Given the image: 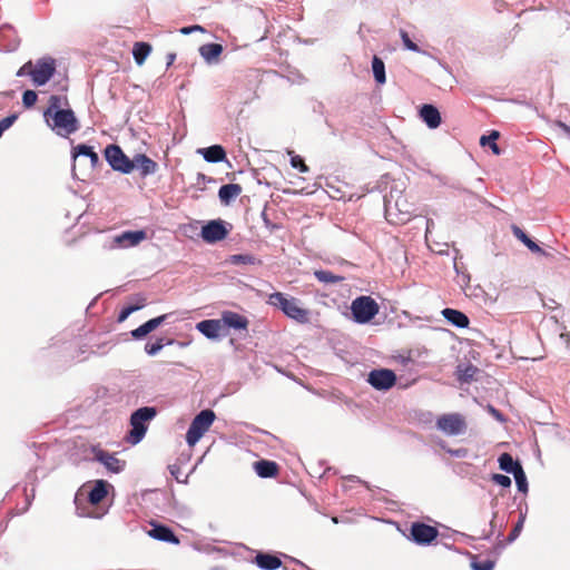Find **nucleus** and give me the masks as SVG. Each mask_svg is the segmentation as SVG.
Listing matches in <instances>:
<instances>
[{"label": "nucleus", "mask_w": 570, "mask_h": 570, "mask_svg": "<svg viewBox=\"0 0 570 570\" xmlns=\"http://www.w3.org/2000/svg\"><path fill=\"white\" fill-rule=\"evenodd\" d=\"M110 491L114 492L115 488L106 480L99 479L86 482L79 488L73 498L76 513L79 517L102 519L112 504V500L109 504H105Z\"/></svg>", "instance_id": "f257e3e1"}, {"label": "nucleus", "mask_w": 570, "mask_h": 570, "mask_svg": "<svg viewBox=\"0 0 570 570\" xmlns=\"http://www.w3.org/2000/svg\"><path fill=\"white\" fill-rule=\"evenodd\" d=\"M48 127L57 135L69 138L71 134V109L68 108L67 98L51 96L43 111Z\"/></svg>", "instance_id": "f03ea898"}, {"label": "nucleus", "mask_w": 570, "mask_h": 570, "mask_svg": "<svg viewBox=\"0 0 570 570\" xmlns=\"http://www.w3.org/2000/svg\"><path fill=\"white\" fill-rule=\"evenodd\" d=\"M267 304L281 309L287 317L297 323L305 324L309 322V309L305 308L296 297H287L284 293L275 292L268 296Z\"/></svg>", "instance_id": "7ed1b4c3"}, {"label": "nucleus", "mask_w": 570, "mask_h": 570, "mask_svg": "<svg viewBox=\"0 0 570 570\" xmlns=\"http://www.w3.org/2000/svg\"><path fill=\"white\" fill-rule=\"evenodd\" d=\"M157 411L151 406H144L136 410L130 415L131 429L126 436V441L132 445L139 443L148 429V423L156 416Z\"/></svg>", "instance_id": "20e7f679"}, {"label": "nucleus", "mask_w": 570, "mask_h": 570, "mask_svg": "<svg viewBox=\"0 0 570 570\" xmlns=\"http://www.w3.org/2000/svg\"><path fill=\"white\" fill-rule=\"evenodd\" d=\"M55 72V62L52 59H43L32 63L28 61L18 71L17 76H31L32 81L36 86H42L52 77Z\"/></svg>", "instance_id": "39448f33"}, {"label": "nucleus", "mask_w": 570, "mask_h": 570, "mask_svg": "<svg viewBox=\"0 0 570 570\" xmlns=\"http://www.w3.org/2000/svg\"><path fill=\"white\" fill-rule=\"evenodd\" d=\"M216 419L213 410L200 411L191 421L186 433V441L189 445L196 444L200 438L210 429Z\"/></svg>", "instance_id": "423d86ee"}, {"label": "nucleus", "mask_w": 570, "mask_h": 570, "mask_svg": "<svg viewBox=\"0 0 570 570\" xmlns=\"http://www.w3.org/2000/svg\"><path fill=\"white\" fill-rule=\"evenodd\" d=\"M351 311L355 322L365 324L375 317L380 306L371 296H360L352 302Z\"/></svg>", "instance_id": "0eeeda50"}, {"label": "nucleus", "mask_w": 570, "mask_h": 570, "mask_svg": "<svg viewBox=\"0 0 570 570\" xmlns=\"http://www.w3.org/2000/svg\"><path fill=\"white\" fill-rule=\"evenodd\" d=\"M104 154L107 163L114 170L129 174L135 169L134 158L130 159L118 145H108Z\"/></svg>", "instance_id": "6e6552de"}, {"label": "nucleus", "mask_w": 570, "mask_h": 570, "mask_svg": "<svg viewBox=\"0 0 570 570\" xmlns=\"http://www.w3.org/2000/svg\"><path fill=\"white\" fill-rule=\"evenodd\" d=\"M436 428L446 435L463 434L466 430V422L460 413L442 414L436 419Z\"/></svg>", "instance_id": "1a4fd4ad"}, {"label": "nucleus", "mask_w": 570, "mask_h": 570, "mask_svg": "<svg viewBox=\"0 0 570 570\" xmlns=\"http://www.w3.org/2000/svg\"><path fill=\"white\" fill-rule=\"evenodd\" d=\"M439 535V530L430 524L416 521L411 524L410 539L419 546L431 544Z\"/></svg>", "instance_id": "9d476101"}, {"label": "nucleus", "mask_w": 570, "mask_h": 570, "mask_svg": "<svg viewBox=\"0 0 570 570\" xmlns=\"http://www.w3.org/2000/svg\"><path fill=\"white\" fill-rule=\"evenodd\" d=\"M229 234V229L226 227L225 222L210 220L206 225L203 226L200 236L202 238L209 244H214L225 239Z\"/></svg>", "instance_id": "9b49d317"}, {"label": "nucleus", "mask_w": 570, "mask_h": 570, "mask_svg": "<svg viewBox=\"0 0 570 570\" xmlns=\"http://www.w3.org/2000/svg\"><path fill=\"white\" fill-rule=\"evenodd\" d=\"M367 382L376 390L385 391L391 389L396 382V375L392 370H373L368 374Z\"/></svg>", "instance_id": "f8f14e48"}, {"label": "nucleus", "mask_w": 570, "mask_h": 570, "mask_svg": "<svg viewBox=\"0 0 570 570\" xmlns=\"http://www.w3.org/2000/svg\"><path fill=\"white\" fill-rule=\"evenodd\" d=\"M79 157H87L89 159L90 170H94L99 164L98 154L94 151L92 147L85 144L73 147V163H76ZM73 170H76V164H73ZM76 177L78 178V175L73 171V178Z\"/></svg>", "instance_id": "ddd939ff"}, {"label": "nucleus", "mask_w": 570, "mask_h": 570, "mask_svg": "<svg viewBox=\"0 0 570 570\" xmlns=\"http://www.w3.org/2000/svg\"><path fill=\"white\" fill-rule=\"evenodd\" d=\"M145 238L146 233L144 230L124 232L114 238V243L118 247L126 248L138 245Z\"/></svg>", "instance_id": "4468645a"}, {"label": "nucleus", "mask_w": 570, "mask_h": 570, "mask_svg": "<svg viewBox=\"0 0 570 570\" xmlns=\"http://www.w3.org/2000/svg\"><path fill=\"white\" fill-rule=\"evenodd\" d=\"M149 535L156 540L178 544L179 539L174 533V531L164 524H153L151 530L149 531Z\"/></svg>", "instance_id": "2eb2a0df"}, {"label": "nucleus", "mask_w": 570, "mask_h": 570, "mask_svg": "<svg viewBox=\"0 0 570 570\" xmlns=\"http://www.w3.org/2000/svg\"><path fill=\"white\" fill-rule=\"evenodd\" d=\"M499 468L513 475L518 491L522 493L528 492V480L523 471V465H499Z\"/></svg>", "instance_id": "dca6fc26"}, {"label": "nucleus", "mask_w": 570, "mask_h": 570, "mask_svg": "<svg viewBox=\"0 0 570 570\" xmlns=\"http://www.w3.org/2000/svg\"><path fill=\"white\" fill-rule=\"evenodd\" d=\"M134 161L135 168L137 167L140 170L142 177L153 175L158 169V164L145 154L135 155Z\"/></svg>", "instance_id": "f3484780"}, {"label": "nucleus", "mask_w": 570, "mask_h": 570, "mask_svg": "<svg viewBox=\"0 0 570 570\" xmlns=\"http://www.w3.org/2000/svg\"><path fill=\"white\" fill-rule=\"evenodd\" d=\"M420 116L429 128L435 129L441 125L440 111L433 105H423Z\"/></svg>", "instance_id": "a211bd4d"}, {"label": "nucleus", "mask_w": 570, "mask_h": 570, "mask_svg": "<svg viewBox=\"0 0 570 570\" xmlns=\"http://www.w3.org/2000/svg\"><path fill=\"white\" fill-rule=\"evenodd\" d=\"M255 563L262 570H276L282 567V560L271 553L258 552L255 556Z\"/></svg>", "instance_id": "6ab92c4d"}, {"label": "nucleus", "mask_w": 570, "mask_h": 570, "mask_svg": "<svg viewBox=\"0 0 570 570\" xmlns=\"http://www.w3.org/2000/svg\"><path fill=\"white\" fill-rule=\"evenodd\" d=\"M196 328L208 338H217L222 330V321L205 320L197 323Z\"/></svg>", "instance_id": "aec40b11"}, {"label": "nucleus", "mask_w": 570, "mask_h": 570, "mask_svg": "<svg viewBox=\"0 0 570 570\" xmlns=\"http://www.w3.org/2000/svg\"><path fill=\"white\" fill-rule=\"evenodd\" d=\"M166 320V315H160L158 317L151 318L134 330L131 335L136 340H140L145 337L147 334L156 330L164 321Z\"/></svg>", "instance_id": "412c9836"}, {"label": "nucleus", "mask_w": 570, "mask_h": 570, "mask_svg": "<svg viewBox=\"0 0 570 570\" xmlns=\"http://www.w3.org/2000/svg\"><path fill=\"white\" fill-rule=\"evenodd\" d=\"M243 191L239 184L223 185L218 190V197L225 205H229L232 200L238 197Z\"/></svg>", "instance_id": "4be33fe9"}, {"label": "nucleus", "mask_w": 570, "mask_h": 570, "mask_svg": "<svg viewBox=\"0 0 570 570\" xmlns=\"http://www.w3.org/2000/svg\"><path fill=\"white\" fill-rule=\"evenodd\" d=\"M223 50L219 43H206L199 48V53L206 62L213 63L218 61Z\"/></svg>", "instance_id": "5701e85b"}, {"label": "nucleus", "mask_w": 570, "mask_h": 570, "mask_svg": "<svg viewBox=\"0 0 570 570\" xmlns=\"http://www.w3.org/2000/svg\"><path fill=\"white\" fill-rule=\"evenodd\" d=\"M220 321L236 330H245L248 325L247 318L235 312H224Z\"/></svg>", "instance_id": "b1692460"}, {"label": "nucleus", "mask_w": 570, "mask_h": 570, "mask_svg": "<svg viewBox=\"0 0 570 570\" xmlns=\"http://www.w3.org/2000/svg\"><path fill=\"white\" fill-rule=\"evenodd\" d=\"M170 475L178 483H187L190 474L194 473L197 465H167Z\"/></svg>", "instance_id": "393cba45"}, {"label": "nucleus", "mask_w": 570, "mask_h": 570, "mask_svg": "<svg viewBox=\"0 0 570 570\" xmlns=\"http://www.w3.org/2000/svg\"><path fill=\"white\" fill-rule=\"evenodd\" d=\"M199 153L208 163H220L226 159V151L220 145L199 149Z\"/></svg>", "instance_id": "a878e982"}, {"label": "nucleus", "mask_w": 570, "mask_h": 570, "mask_svg": "<svg viewBox=\"0 0 570 570\" xmlns=\"http://www.w3.org/2000/svg\"><path fill=\"white\" fill-rule=\"evenodd\" d=\"M442 314L449 322L458 327H466L469 325L468 316L460 311L445 308Z\"/></svg>", "instance_id": "bb28decb"}, {"label": "nucleus", "mask_w": 570, "mask_h": 570, "mask_svg": "<svg viewBox=\"0 0 570 570\" xmlns=\"http://www.w3.org/2000/svg\"><path fill=\"white\" fill-rule=\"evenodd\" d=\"M151 52V46L148 42H136L132 48V56L138 66H141Z\"/></svg>", "instance_id": "cd10ccee"}, {"label": "nucleus", "mask_w": 570, "mask_h": 570, "mask_svg": "<svg viewBox=\"0 0 570 570\" xmlns=\"http://www.w3.org/2000/svg\"><path fill=\"white\" fill-rule=\"evenodd\" d=\"M513 235L521 240L531 252H541V248L517 225L512 226Z\"/></svg>", "instance_id": "c85d7f7f"}, {"label": "nucleus", "mask_w": 570, "mask_h": 570, "mask_svg": "<svg viewBox=\"0 0 570 570\" xmlns=\"http://www.w3.org/2000/svg\"><path fill=\"white\" fill-rule=\"evenodd\" d=\"M372 70H373V75H374V78L377 83L382 85L386 81L385 65H384L383 60L381 58H379L377 56L373 57Z\"/></svg>", "instance_id": "c756f323"}, {"label": "nucleus", "mask_w": 570, "mask_h": 570, "mask_svg": "<svg viewBox=\"0 0 570 570\" xmlns=\"http://www.w3.org/2000/svg\"><path fill=\"white\" fill-rule=\"evenodd\" d=\"M314 275L317 278V281L324 284L341 283L345 279L343 276L335 275L332 272L324 269L315 271Z\"/></svg>", "instance_id": "7c9ffc66"}, {"label": "nucleus", "mask_w": 570, "mask_h": 570, "mask_svg": "<svg viewBox=\"0 0 570 570\" xmlns=\"http://www.w3.org/2000/svg\"><path fill=\"white\" fill-rule=\"evenodd\" d=\"M500 134L497 130L491 131L490 135L485 136L483 135L480 138V145L481 146H489L494 155H500L501 150L499 146L497 145V139L499 138Z\"/></svg>", "instance_id": "2f4dec72"}, {"label": "nucleus", "mask_w": 570, "mask_h": 570, "mask_svg": "<svg viewBox=\"0 0 570 570\" xmlns=\"http://www.w3.org/2000/svg\"><path fill=\"white\" fill-rule=\"evenodd\" d=\"M37 473H38V469H35L27 474V485H31V489H30V493L28 492L27 487L24 489L27 505L23 509V511H26L29 508V505L31 504V500L35 498V482L37 480Z\"/></svg>", "instance_id": "473e14b6"}, {"label": "nucleus", "mask_w": 570, "mask_h": 570, "mask_svg": "<svg viewBox=\"0 0 570 570\" xmlns=\"http://www.w3.org/2000/svg\"><path fill=\"white\" fill-rule=\"evenodd\" d=\"M525 518H527V511H524V512L521 511L518 522L514 524L512 531L510 532V534L507 538L508 543H512L520 535V533L523 529V525H524Z\"/></svg>", "instance_id": "72a5a7b5"}, {"label": "nucleus", "mask_w": 570, "mask_h": 570, "mask_svg": "<svg viewBox=\"0 0 570 570\" xmlns=\"http://www.w3.org/2000/svg\"><path fill=\"white\" fill-rule=\"evenodd\" d=\"M256 474L262 479L273 478L278 473V465H253Z\"/></svg>", "instance_id": "f704fd0d"}, {"label": "nucleus", "mask_w": 570, "mask_h": 570, "mask_svg": "<svg viewBox=\"0 0 570 570\" xmlns=\"http://www.w3.org/2000/svg\"><path fill=\"white\" fill-rule=\"evenodd\" d=\"M174 343V340L157 338L155 343H147L145 345V351L149 355H156L165 345H170Z\"/></svg>", "instance_id": "c9c22d12"}, {"label": "nucleus", "mask_w": 570, "mask_h": 570, "mask_svg": "<svg viewBox=\"0 0 570 570\" xmlns=\"http://www.w3.org/2000/svg\"><path fill=\"white\" fill-rule=\"evenodd\" d=\"M478 368L473 365H466L465 367H458V379L462 382H470L474 379Z\"/></svg>", "instance_id": "e433bc0d"}, {"label": "nucleus", "mask_w": 570, "mask_h": 570, "mask_svg": "<svg viewBox=\"0 0 570 570\" xmlns=\"http://www.w3.org/2000/svg\"><path fill=\"white\" fill-rule=\"evenodd\" d=\"M92 459L98 461L99 463H119V460L116 459L114 454H109L108 452H105L100 449H92Z\"/></svg>", "instance_id": "4c0bfd02"}, {"label": "nucleus", "mask_w": 570, "mask_h": 570, "mask_svg": "<svg viewBox=\"0 0 570 570\" xmlns=\"http://www.w3.org/2000/svg\"><path fill=\"white\" fill-rule=\"evenodd\" d=\"M145 302H146V299L141 297V298H139L137 305H129V306L124 307L121 309L119 316H118V322H120V323L124 322L125 320H127V317L131 313H134V312L138 311L139 308L144 307L145 306Z\"/></svg>", "instance_id": "58836bf2"}, {"label": "nucleus", "mask_w": 570, "mask_h": 570, "mask_svg": "<svg viewBox=\"0 0 570 570\" xmlns=\"http://www.w3.org/2000/svg\"><path fill=\"white\" fill-rule=\"evenodd\" d=\"M230 263L234 264V265H240V264H249V265H253L255 264V257L253 255H248V254H237V255H232L230 256Z\"/></svg>", "instance_id": "ea45409f"}, {"label": "nucleus", "mask_w": 570, "mask_h": 570, "mask_svg": "<svg viewBox=\"0 0 570 570\" xmlns=\"http://www.w3.org/2000/svg\"><path fill=\"white\" fill-rule=\"evenodd\" d=\"M289 155H291V165H292V167L298 169L301 173H307L308 171V167H307V165L305 164L304 159L301 156L294 155L293 151H289Z\"/></svg>", "instance_id": "a19ab883"}, {"label": "nucleus", "mask_w": 570, "mask_h": 570, "mask_svg": "<svg viewBox=\"0 0 570 570\" xmlns=\"http://www.w3.org/2000/svg\"><path fill=\"white\" fill-rule=\"evenodd\" d=\"M491 481H493L495 484L502 487V488H510L511 487V478L505 474L500 473H492L490 475Z\"/></svg>", "instance_id": "79ce46f5"}, {"label": "nucleus", "mask_w": 570, "mask_h": 570, "mask_svg": "<svg viewBox=\"0 0 570 570\" xmlns=\"http://www.w3.org/2000/svg\"><path fill=\"white\" fill-rule=\"evenodd\" d=\"M471 567L473 570H493L494 561L489 559L482 561H472Z\"/></svg>", "instance_id": "37998d69"}, {"label": "nucleus", "mask_w": 570, "mask_h": 570, "mask_svg": "<svg viewBox=\"0 0 570 570\" xmlns=\"http://www.w3.org/2000/svg\"><path fill=\"white\" fill-rule=\"evenodd\" d=\"M400 36L402 38V41H403V45L405 46L406 49L411 50V51H415V52H419L420 51V48L417 47L416 43H414L410 37H409V33L404 30H401L400 31Z\"/></svg>", "instance_id": "c03bdc74"}, {"label": "nucleus", "mask_w": 570, "mask_h": 570, "mask_svg": "<svg viewBox=\"0 0 570 570\" xmlns=\"http://www.w3.org/2000/svg\"><path fill=\"white\" fill-rule=\"evenodd\" d=\"M37 94L33 90H26L22 95V102L27 108L32 107L37 101Z\"/></svg>", "instance_id": "a18cd8bd"}, {"label": "nucleus", "mask_w": 570, "mask_h": 570, "mask_svg": "<svg viewBox=\"0 0 570 570\" xmlns=\"http://www.w3.org/2000/svg\"><path fill=\"white\" fill-rule=\"evenodd\" d=\"M490 527H491V530L488 534L483 535V539L484 540H490L494 530L497 528L501 529L502 528V522L501 523H498V512H494L493 515H492V519L490 521Z\"/></svg>", "instance_id": "49530a36"}, {"label": "nucleus", "mask_w": 570, "mask_h": 570, "mask_svg": "<svg viewBox=\"0 0 570 570\" xmlns=\"http://www.w3.org/2000/svg\"><path fill=\"white\" fill-rule=\"evenodd\" d=\"M488 411L499 422H504L505 421L503 414L499 410H497L494 406L488 405Z\"/></svg>", "instance_id": "de8ad7c7"}, {"label": "nucleus", "mask_w": 570, "mask_h": 570, "mask_svg": "<svg viewBox=\"0 0 570 570\" xmlns=\"http://www.w3.org/2000/svg\"><path fill=\"white\" fill-rule=\"evenodd\" d=\"M179 31L183 35H189V33H191L194 31H202L203 32L204 28L202 26H199V24H194V26H189V27H184Z\"/></svg>", "instance_id": "09e8293b"}, {"label": "nucleus", "mask_w": 570, "mask_h": 570, "mask_svg": "<svg viewBox=\"0 0 570 570\" xmlns=\"http://www.w3.org/2000/svg\"><path fill=\"white\" fill-rule=\"evenodd\" d=\"M498 463H520V462H519V460L514 461L510 453H502L498 458Z\"/></svg>", "instance_id": "8fccbe9b"}, {"label": "nucleus", "mask_w": 570, "mask_h": 570, "mask_svg": "<svg viewBox=\"0 0 570 570\" xmlns=\"http://www.w3.org/2000/svg\"><path fill=\"white\" fill-rule=\"evenodd\" d=\"M453 455H455L456 458H464L468 453V450L466 449H458V450H454V451H450Z\"/></svg>", "instance_id": "3c124183"}, {"label": "nucleus", "mask_w": 570, "mask_h": 570, "mask_svg": "<svg viewBox=\"0 0 570 570\" xmlns=\"http://www.w3.org/2000/svg\"><path fill=\"white\" fill-rule=\"evenodd\" d=\"M454 473L460 475L461 478H465L468 473L463 470V465H455Z\"/></svg>", "instance_id": "603ef678"}, {"label": "nucleus", "mask_w": 570, "mask_h": 570, "mask_svg": "<svg viewBox=\"0 0 570 570\" xmlns=\"http://www.w3.org/2000/svg\"><path fill=\"white\" fill-rule=\"evenodd\" d=\"M109 472L111 473H120L122 471V465H106Z\"/></svg>", "instance_id": "864d4df0"}, {"label": "nucleus", "mask_w": 570, "mask_h": 570, "mask_svg": "<svg viewBox=\"0 0 570 570\" xmlns=\"http://www.w3.org/2000/svg\"><path fill=\"white\" fill-rule=\"evenodd\" d=\"M400 357H401L403 364H406L407 362H413V360L411 357V352L410 351L407 352L406 356L400 355Z\"/></svg>", "instance_id": "5fc2aeb1"}, {"label": "nucleus", "mask_w": 570, "mask_h": 570, "mask_svg": "<svg viewBox=\"0 0 570 570\" xmlns=\"http://www.w3.org/2000/svg\"><path fill=\"white\" fill-rule=\"evenodd\" d=\"M557 124H558V126H559L560 128H562V130H563L566 134L570 135V127H569L568 125H566L564 122H561V121H558Z\"/></svg>", "instance_id": "6e6d98bb"}, {"label": "nucleus", "mask_w": 570, "mask_h": 570, "mask_svg": "<svg viewBox=\"0 0 570 570\" xmlns=\"http://www.w3.org/2000/svg\"><path fill=\"white\" fill-rule=\"evenodd\" d=\"M385 207H386V214H387V215H392V214H391L392 206H391V202H390V200H387V202H386Z\"/></svg>", "instance_id": "4d7b16f0"}, {"label": "nucleus", "mask_w": 570, "mask_h": 570, "mask_svg": "<svg viewBox=\"0 0 570 570\" xmlns=\"http://www.w3.org/2000/svg\"><path fill=\"white\" fill-rule=\"evenodd\" d=\"M311 466L313 468L312 472L318 473V472H320L318 470H320L323 465H316V464H313V465H311Z\"/></svg>", "instance_id": "13d9d810"}, {"label": "nucleus", "mask_w": 570, "mask_h": 570, "mask_svg": "<svg viewBox=\"0 0 570 570\" xmlns=\"http://www.w3.org/2000/svg\"><path fill=\"white\" fill-rule=\"evenodd\" d=\"M256 463L266 464V463H274V462L273 461H267V460H261V461H257Z\"/></svg>", "instance_id": "bf43d9fd"}, {"label": "nucleus", "mask_w": 570, "mask_h": 570, "mask_svg": "<svg viewBox=\"0 0 570 570\" xmlns=\"http://www.w3.org/2000/svg\"><path fill=\"white\" fill-rule=\"evenodd\" d=\"M76 124H77V120H76V118L73 117V127H72V130H73V131H76V130L78 129V127H77V125H76Z\"/></svg>", "instance_id": "052dcab7"}, {"label": "nucleus", "mask_w": 570, "mask_h": 570, "mask_svg": "<svg viewBox=\"0 0 570 570\" xmlns=\"http://www.w3.org/2000/svg\"><path fill=\"white\" fill-rule=\"evenodd\" d=\"M302 468H304V471H306L308 474H311V475L313 474V472H312V471L307 470V468H306V465H305V464H302Z\"/></svg>", "instance_id": "680f3d73"}, {"label": "nucleus", "mask_w": 570, "mask_h": 570, "mask_svg": "<svg viewBox=\"0 0 570 570\" xmlns=\"http://www.w3.org/2000/svg\"><path fill=\"white\" fill-rule=\"evenodd\" d=\"M302 468H304V471H306L308 474H311V475L313 474V472H312V471L307 470V468H306V465H305V464H302Z\"/></svg>", "instance_id": "e2e57ef3"}, {"label": "nucleus", "mask_w": 570, "mask_h": 570, "mask_svg": "<svg viewBox=\"0 0 570 570\" xmlns=\"http://www.w3.org/2000/svg\"><path fill=\"white\" fill-rule=\"evenodd\" d=\"M348 480H352V481H354V480H355V481H360V480H358V478H357V476H355V475H351V476H348Z\"/></svg>", "instance_id": "0e129e2a"}, {"label": "nucleus", "mask_w": 570, "mask_h": 570, "mask_svg": "<svg viewBox=\"0 0 570 570\" xmlns=\"http://www.w3.org/2000/svg\"><path fill=\"white\" fill-rule=\"evenodd\" d=\"M174 59H175V55H170L169 56V63H171Z\"/></svg>", "instance_id": "69168bd1"}, {"label": "nucleus", "mask_w": 570, "mask_h": 570, "mask_svg": "<svg viewBox=\"0 0 570 570\" xmlns=\"http://www.w3.org/2000/svg\"><path fill=\"white\" fill-rule=\"evenodd\" d=\"M502 535H503L502 531H501V530H499L498 539H501V538H502Z\"/></svg>", "instance_id": "338daca9"}, {"label": "nucleus", "mask_w": 570, "mask_h": 570, "mask_svg": "<svg viewBox=\"0 0 570 570\" xmlns=\"http://www.w3.org/2000/svg\"><path fill=\"white\" fill-rule=\"evenodd\" d=\"M332 521H333L334 523H337V522H338V520H337V518H336V517L332 518Z\"/></svg>", "instance_id": "774afa93"}]
</instances>
